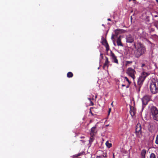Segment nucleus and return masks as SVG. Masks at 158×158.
Wrapping results in <instances>:
<instances>
[{
  "mask_svg": "<svg viewBox=\"0 0 158 158\" xmlns=\"http://www.w3.org/2000/svg\"><path fill=\"white\" fill-rule=\"evenodd\" d=\"M146 51V48L145 46L141 42H139L137 44L136 50L134 51V56L136 58H139L145 53Z\"/></svg>",
  "mask_w": 158,
  "mask_h": 158,
  "instance_id": "nucleus-1",
  "label": "nucleus"
},
{
  "mask_svg": "<svg viewBox=\"0 0 158 158\" xmlns=\"http://www.w3.org/2000/svg\"><path fill=\"white\" fill-rule=\"evenodd\" d=\"M150 89L151 93L153 94L158 93V80L157 79L152 78L150 85Z\"/></svg>",
  "mask_w": 158,
  "mask_h": 158,
  "instance_id": "nucleus-2",
  "label": "nucleus"
},
{
  "mask_svg": "<svg viewBox=\"0 0 158 158\" xmlns=\"http://www.w3.org/2000/svg\"><path fill=\"white\" fill-rule=\"evenodd\" d=\"M150 111L152 118L158 121V109L156 106H152L151 107Z\"/></svg>",
  "mask_w": 158,
  "mask_h": 158,
  "instance_id": "nucleus-3",
  "label": "nucleus"
},
{
  "mask_svg": "<svg viewBox=\"0 0 158 158\" xmlns=\"http://www.w3.org/2000/svg\"><path fill=\"white\" fill-rule=\"evenodd\" d=\"M126 73L130 77H131L133 80H134L135 78V74L136 73V72L135 70L133 69L132 68L130 67L128 68Z\"/></svg>",
  "mask_w": 158,
  "mask_h": 158,
  "instance_id": "nucleus-4",
  "label": "nucleus"
},
{
  "mask_svg": "<svg viewBox=\"0 0 158 158\" xmlns=\"http://www.w3.org/2000/svg\"><path fill=\"white\" fill-rule=\"evenodd\" d=\"M157 123L155 121L150 123L148 126V129L149 131L152 133L153 132L155 131L156 128V125Z\"/></svg>",
  "mask_w": 158,
  "mask_h": 158,
  "instance_id": "nucleus-5",
  "label": "nucleus"
},
{
  "mask_svg": "<svg viewBox=\"0 0 158 158\" xmlns=\"http://www.w3.org/2000/svg\"><path fill=\"white\" fill-rule=\"evenodd\" d=\"M151 96L150 95H146L144 96L142 98V102L143 105L146 106L148 102L150 101Z\"/></svg>",
  "mask_w": 158,
  "mask_h": 158,
  "instance_id": "nucleus-6",
  "label": "nucleus"
},
{
  "mask_svg": "<svg viewBox=\"0 0 158 158\" xmlns=\"http://www.w3.org/2000/svg\"><path fill=\"white\" fill-rule=\"evenodd\" d=\"M110 56L112 62L115 63L117 64H118V62L117 59V56L111 51H110Z\"/></svg>",
  "mask_w": 158,
  "mask_h": 158,
  "instance_id": "nucleus-7",
  "label": "nucleus"
},
{
  "mask_svg": "<svg viewBox=\"0 0 158 158\" xmlns=\"http://www.w3.org/2000/svg\"><path fill=\"white\" fill-rule=\"evenodd\" d=\"M139 31L138 33L139 36L141 38L145 39L146 38L147 35L146 33L144 32L142 29L139 30Z\"/></svg>",
  "mask_w": 158,
  "mask_h": 158,
  "instance_id": "nucleus-8",
  "label": "nucleus"
},
{
  "mask_svg": "<svg viewBox=\"0 0 158 158\" xmlns=\"http://www.w3.org/2000/svg\"><path fill=\"white\" fill-rule=\"evenodd\" d=\"M126 39L127 43H132L134 40L133 37L130 35L126 36Z\"/></svg>",
  "mask_w": 158,
  "mask_h": 158,
  "instance_id": "nucleus-9",
  "label": "nucleus"
},
{
  "mask_svg": "<svg viewBox=\"0 0 158 158\" xmlns=\"http://www.w3.org/2000/svg\"><path fill=\"white\" fill-rule=\"evenodd\" d=\"M105 58L106 60L103 66V69H105L106 67L107 69H108L109 64L110 63V61L108 60V58L106 56H105Z\"/></svg>",
  "mask_w": 158,
  "mask_h": 158,
  "instance_id": "nucleus-10",
  "label": "nucleus"
},
{
  "mask_svg": "<svg viewBox=\"0 0 158 158\" xmlns=\"http://www.w3.org/2000/svg\"><path fill=\"white\" fill-rule=\"evenodd\" d=\"M149 75L150 73L148 72L146 73L144 72H143L141 73V75L139 77V78H141V79L142 78L143 80H144L146 77Z\"/></svg>",
  "mask_w": 158,
  "mask_h": 158,
  "instance_id": "nucleus-11",
  "label": "nucleus"
},
{
  "mask_svg": "<svg viewBox=\"0 0 158 158\" xmlns=\"http://www.w3.org/2000/svg\"><path fill=\"white\" fill-rule=\"evenodd\" d=\"M130 113L132 117H133L136 113L135 108L132 106H130Z\"/></svg>",
  "mask_w": 158,
  "mask_h": 158,
  "instance_id": "nucleus-12",
  "label": "nucleus"
},
{
  "mask_svg": "<svg viewBox=\"0 0 158 158\" xmlns=\"http://www.w3.org/2000/svg\"><path fill=\"white\" fill-rule=\"evenodd\" d=\"M116 43L118 46L123 47V45L121 42L120 36H119L117 39Z\"/></svg>",
  "mask_w": 158,
  "mask_h": 158,
  "instance_id": "nucleus-13",
  "label": "nucleus"
},
{
  "mask_svg": "<svg viewBox=\"0 0 158 158\" xmlns=\"http://www.w3.org/2000/svg\"><path fill=\"white\" fill-rule=\"evenodd\" d=\"M96 126L92 127L91 129L90 134L91 135H94V134L96 133L97 131L96 129Z\"/></svg>",
  "mask_w": 158,
  "mask_h": 158,
  "instance_id": "nucleus-14",
  "label": "nucleus"
},
{
  "mask_svg": "<svg viewBox=\"0 0 158 158\" xmlns=\"http://www.w3.org/2000/svg\"><path fill=\"white\" fill-rule=\"evenodd\" d=\"M141 125L139 123H138L136 126L135 132L141 131Z\"/></svg>",
  "mask_w": 158,
  "mask_h": 158,
  "instance_id": "nucleus-15",
  "label": "nucleus"
},
{
  "mask_svg": "<svg viewBox=\"0 0 158 158\" xmlns=\"http://www.w3.org/2000/svg\"><path fill=\"white\" fill-rule=\"evenodd\" d=\"M146 150L145 149H143L141 152V158H145V155L146 153Z\"/></svg>",
  "mask_w": 158,
  "mask_h": 158,
  "instance_id": "nucleus-16",
  "label": "nucleus"
},
{
  "mask_svg": "<svg viewBox=\"0 0 158 158\" xmlns=\"http://www.w3.org/2000/svg\"><path fill=\"white\" fill-rule=\"evenodd\" d=\"M144 80H143L142 78H139L138 81H137V84L138 85L142 86L143 84V82L144 81Z\"/></svg>",
  "mask_w": 158,
  "mask_h": 158,
  "instance_id": "nucleus-17",
  "label": "nucleus"
},
{
  "mask_svg": "<svg viewBox=\"0 0 158 158\" xmlns=\"http://www.w3.org/2000/svg\"><path fill=\"white\" fill-rule=\"evenodd\" d=\"M135 134L137 137L141 138L142 137V131L135 132Z\"/></svg>",
  "mask_w": 158,
  "mask_h": 158,
  "instance_id": "nucleus-18",
  "label": "nucleus"
},
{
  "mask_svg": "<svg viewBox=\"0 0 158 158\" xmlns=\"http://www.w3.org/2000/svg\"><path fill=\"white\" fill-rule=\"evenodd\" d=\"M102 43L105 46H106L107 45H109L107 40L106 39H103Z\"/></svg>",
  "mask_w": 158,
  "mask_h": 158,
  "instance_id": "nucleus-19",
  "label": "nucleus"
},
{
  "mask_svg": "<svg viewBox=\"0 0 158 158\" xmlns=\"http://www.w3.org/2000/svg\"><path fill=\"white\" fill-rule=\"evenodd\" d=\"M133 63L132 61H126L125 62V65L127 66L131 65Z\"/></svg>",
  "mask_w": 158,
  "mask_h": 158,
  "instance_id": "nucleus-20",
  "label": "nucleus"
},
{
  "mask_svg": "<svg viewBox=\"0 0 158 158\" xmlns=\"http://www.w3.org/2000/svg\"><path fill=\"white\" fill-rule=\"evenodd\" d=\"M73 76V74L71 72H69L67 74V77L69 78L72 77Z\"/></svg>",
  "mask_w": 158,
  "mask_h": 158,
  "instance_id": "nucleus-21",
  "label": "nucleus"
},
{
  "mask_svg": "<svg viewBox=\"0 0 158 158\" xmlns=\"http://www.w3.org/2000/svg\"><path fill=\"white\" fill-rule=\"evenodd\" d=\"M106 145L107 147L109 148H110L112 146V144L111 143H109L108 141L106 142Z\"/></svg>",
  "mask_w": 158,
  "mask_h": 158,
  "instance_id": "nucleus-22",
  "label": "nucleus"
},
{
  "mask_svg": "<svg viewBox=\"0 0 158 158\" xmlns=\"http://www.w3.org/2000/svg\"><path fill=\"white\" fill-rule=\"evenodd\" d=\"M150 158H156L155 155L153 153H152L150 155Z\"/></svg>",
  "mask_w": 158,
  "mask_h": 158,
  "instance_id": "nucleus-23",
  "label": "nucleus"
},
{
  "mask_svg": "<svg viewBox=\"0 0 158 158\" xmlns=\"http://www.w3.org/2000/svg\"><path fill=\"white\" fill-rule=\"evenodd\" d=\"M134 85L135 87L136 88V89L138 90L139 92L140 90V89L141 86L138 85V88L136 87V85L135 83H134Z\"/></svg>",
  "mask_w": 158,
  "mask_h": 158,
  "instance_id": "nucleus-24",
  "label": "nucleus"
},
{
  "mask_svg": "<svg viewBox=\"0 0 158 158\" xmlns=\"http://www.w3.org/2000/svg\"><path fill=\"white\" fill-rule=\"evenodd\" d=\"M124 78L126 80V81L128 82V84H129V85H130L131 83V82L129 81L127 77H125Z\"/></svg>",
  "mask_w": 158,
  "mask_h": 158,
  "instance_id": "nucleus-25",
  "label": "nucleus"
},
{
  "mask_svg": "<svg viewBox=\"0 0 158 158\" xmlns=\"http://www.w3.org/2000/svg\"><path fill=\"white\" fill-rule=\"evenodd\" d=\"M93 136L94 135H91L90 137V139L89 140V143H91L94 140Z\"/></svg>",
  "mask_w": 158,
  "mask_h": 158,
  "instance_id": "nucleus-26",
  "label": "nucleus"
},
{
  "mask_svg": "<svg viewBox=\"0 0 158 158\" xmlns=\"http://www.w3.org/2000/svg\"><path fill=\"white\" fill-rule=\"evenodd\" d=\"M122 30V29H117L115 31V33L117 34V35L118 33V32H120Z\"/></svg>",
  "mask_w": 158,
  "mask_h": 158,
  "instance_id": "nucleus-27",
  "label": "nucleus"
},
{
  "mask_svg": "<svg viewBox=\"0 0 158 158\" xmlns=\"http://www.w3.org/2000/svg\"><path fill=\"white\" fill-rule=\"evenodd\" d=\"M101 156H102V157L106 158V157L107 156V154L106 152H103V153L102 155H101Z\"/></svg>",
  "mask_w": 158,
  "mask_h": 158,
  "instance_id": "nucleus-28",
  "label": "nucleus"
},
{
  "mask_svg": "<svg viewBox=\"0 0 158 158\" xmlns=\"http://www.w3.org/2000/svg\"><path fill=\"white\" fill-rule=\"evenodd\" d=\"M155 143L156 144L158 145V135H157V136L156 137V140H155Z\"/></svg>",
  "mask_w": 158,
  "mask_h": 158,
  "instance_id": "nucleus-29",
  "label": "nucleus"
},
{
  "mask_svg": "<svg viewBox=\"0 0 158 158\" xmlns=\"http://www.w3.org/2000/svg\"><path fill=\"white\" fill-rule=\"evenodd\" d=\"M106 48V50L107 52H108L109 50V45H107L106 46H105Z\"/></svg>",
  "mask_w": 158,
  "mask_h": 158,
  "instance_id": "nucleus-30",
  "label": "nucleus"
},
{
  "mask_svg": "<svg viewBox=\"0 0 158 158\" xmlns=\"http://www.w3.org/2000/svg\"><path fill=\"white\" fill-rule=\"evenodd\" d=\"M93 107H91L90 108V110H89V113H91L92 115V116H94V114L93 113H92V111H91V109H93Z\"/></svg>",
  "mask_w": 158,
  "mask_h": 158,
  "instance_id": "nucleus-31",
  "label": "nucleus"
},
{
  "mask_svg": "<svg viewBox=\"0 0 158 158\" xmlns=\"http://www.w3.org/2000/svg\"><path fill=\"white\" fill-rule=\"evenodd\" d=\"M111 108H109V110H108V115H109L111 112Z\"/></svg>",
  "mask_w": 158,
  "mask_h": 158,
  "instance_id": "nucleus-32",
  "label": "nucleus"
},
{
  "mask_svg": "<svg viewBox=\"0 0 158 158\" xmlns=\"http://www.w3.org/2000/svg\"><path fill=\"white\" fill-rule=\"evenodd\" d=\"M145 64H144V63H142V64H141V67L142 68H143V67L145 66Z\"/></svg>",
  "mask_w": 158,
  "mask_h": 158,
  "instance_id": "nucleus-33",
  "label": "nucleus"
},
{
  "mask_svg": "<svg viewBox=\"0 0 158 158\" xmlns=\"http://www.w3.org/2000/svg\"><path fill=\"white\" fill-rule=\"evenodd\" d=\"M134 46L135 47V50H136V48H137V45H136L135 44H134Z\"/></svg>",
  "mask_w": 158,
  "mask_h": 158,
  "instance_id": "nucleus-34",
  "label": "nucleus"
},
{
  "mask_svg": "<svg viewBox=\"0 0 158 158\" xmlns=\"http://www.w3.org/2000/svg\"><path fill=\"white\" fill-rule=\"evenodd\" d=\"M100 56L101 57V58H102V59H103V54H102V53H101Z\"/></svg>",
  "mask_w": 158,
  "mask_h": 158,
  "instance_id": "nucleus-35",
  "label": "nucleus"
},
{
  "mask_svg": "<svg viewBox=\"0 0 158 158\" xmlns=\"http://www.w3.org/2000/svg\"><path fill=\"white\" fill-rule=\"evenodd\" d=\"M90 104H91V105L92 106H94V104L93 102L91 101H90Z\"/></svg>",
  "mask_w": 158,
  "mask_h": 158,
  "instance_id": "nucleus-36",
  "label": "nucleus"
},
{
  "mask_svg": "<svg viewBox=\"0 0 158 158\" xmlns=\"http://www.w3.org/2000/svg\"><path fill=\"white\" fill-rule=\"evenodd\" d=\"M77 154H76L73 156V158H75V157H78V156H77Z\"/></svg>",
  "mask_w": 158,
  "mask_h": 158,
  "instance_id": "nucleus-37",
  "label": "nucleus"
},
{
  "mask_svg": "<svg viewBox=\"0 0 158 158\" xmlns=\"http://www.w3.org/2000/svg\"><path fill=\"white\" fill-rule=\"evenodd\" d=\"M113 158H115L114 153L113 154Z\"/></svg>",
  "mask_w": 158,
  "mask_h": 158,
  "instance_id": "nucleus-38",
  "label": "nucleus"
},
{
  "mask_svg": "<svg viewBox=\"0 0 158 158\" xmlns=\"http://www.w3.org/2000/svg\"><path fill=\"white\" fill-rule=\"evenodd\" d=\"M80 155H81V154L79 153H78V154H77V156H80Z\"/></svg>",
  "mask_w": 158,
  "mask_h": 158,
  "instance_id": "nucleus-39",
  "label": "nucleus"
},
{
  "mask_svg": "<svg viewBox=\"0 0 158 158\" xmlns=\"http://www.w3.org/2000/svg\"><path fill=\"white\" fill-rule=\"evenodd\" d=\"M114 35H112V37H111V39H114Z\"/></svg>",
  "mask_w": 158,
  "mask_h": 158,
  "instance_id": "nucleus-40",
  "label": "nucleus"
},
{
  "mask_svg": "<svg viewBox=\"0 0 158 158\" xmlns=\"http://www.w3.org/2000/svg\"><path fill=\"white\" fill-rule=\"evenodd\" d=\"M107 20H108L109 21H111V19L109 18V19H108Z\"/></svg>",
  "mask_w": 158,
  "mask_h": 158,
  "instance_id": "nucleus-41",
  "label": "nucleus"
},
{
  "mask_svg": "<svg viewBox=\"0 0 158 158\" xmlns=\"http://www.w3.org/2000/svg\"><path fill=\"white\" fill-rule=\"evenodd\" d=\"M80 138L81 139H83V138H85V137H84V136H81V137H80Z\"/></svg>",
  "mask_w": 158,
  "mask_h": 158,
  "instance_id": "nucleus-42",
  "label": "nucleus"
},
{
  "mask_svg": "<svg viewBox=\"0 0 158 158\" xmlns=\"http://www.w3.org/2000/svg\"><path fill=\"white\" fill-rule=\"evenodd\" d=\"M111 106H113V102H112V103H111Z\"/></svg>",
  "mask_w": 158,
  "mask_h": 158,
  "instance_id": "nucleus-43",
  "label": "nucleus"
},
{
  "mask_svg": "<svg viewBox=\"0 0 158 158\" xmlns=\"http://www.w3.org/2000/svg\"><path fill=\"white\" fill-rule=\"evenodd\" d=\"M129 85H129V84H128V85L126 87H127V88H128V87H129Z\"/></svg>",
  "mask_w": 158,
  "mask_h": 158,
  "instance_id": "nucleus-44",
  "label": "nucleus"
},
{
  "mask_svg": "<svg viewBox=\"0 0 158 158\" xmlns=\"http://www.w3.org/2000/svg\"><path fill=\"white\" fill-rule=\"evenodd\" d=\"M132 16H131V21H132Z\"/></svg>",
  "mask_w": 158,
  "mask_h": 158,
  "instance_id": "nucleus-45",
  "label": "nucleus"
},
{
  "mask_svg": "<svg viewBox=\"0 0 158 158\" xmlns=\"http://www.w3.org/2000/svg\"><path fill=\"white\" fill-rule=\"evenodd\" d=\"M125 86V85H123H123H122V86H123H123Z\"/></svg>",
  "mask_w": 158,
  "mask_h": 158,
  "instance_id": "nucleus-46",
  "label": "nucleus"
},
{
  "mask_svg": "<svg viewBox=\"0 0 158 158\" xmlns=\"http://www.w3.org/2000/svg\"><path fill=\"white\" fill-rule=\"evenodd\" d=\"M88 99H89L90 101H91V98H88Z\"/></svg>",
  "mask_w": 158,
  "mask_h": 158,
  "instance_id": "nucleus-47",
  "label": "nucleus"
},
{
  "mask_svg": "<svg viewBox=\"0 0 158 158\" xmlns=\"http://www.w3.org/2000/svg\"><path fill=\"white\" fill-rule=\"evenodd\" d=\"M114 45H115V46L116 45L115 43L114 42Z\"/></svg>",
  "mask_w": 158,
  "mask_h": 158,
  "instance_id": "nucleus-48",
  "label": "nucleus"
},
{
  "mask_svg": "<svg viewBox=\"0 0 158 158\" xmlns=\"http://www.w3.org/2000/svg\"><path fill=\"white\" fill-rule=\"evenodd\" d=\"M156 1L158 3V0H156Z\"/></svg>",
  "mask_w": 158,
  "mask_h": 158,
  "instance_id": "nucleus-49",
  "label": "nucleus"
},
{
  "mask_svg": "<svg viewBox=\"0 0 158 158\" xmlns=\"http://www.w3.org/2000/svg\"><path fill=\"white\" fill-rule=\"evenodd\" d=\"M95 98H97V96H95Z\"/></svg>",
  "mask_w": 158,
  "mask_h": 158,
  "instance_id": "nucleus-50",
  "label": "nucleus"
},
{
  "mask_svg": "<svg viewBox=\"0 0 158 158\" xmlns=\"http://www.w3.org/2000/svg\"><path fill=\"white\" fill-rule=\"evenodd\" d=\"M155 17H157V16L156 15V16H155Z\"/></svg>",
  "mask_w": 158,
  "mask_h": 158,
  "instance_id": "nucleus-51",
  "label": "nucleus"
},
{
  "mask_svg": "<svg viewBox=\"0 0 158 158\" xmlns=\"http://www.w3.org/2000/svg\"><path fill=\"white\" fill-rule=\"evenodd\" d=\"M99 69V67L98 68V69Z\"/></svg>",
  "mask_w": 158,
  "mask_h": 158,
  "instance_id": "nucleus-52",
  "label": "nucleus"
},
{
  "mask_svg": "<svg viewBox=\"0 0 158 158\" xmlns=\"http://www.w3.org/2000/svg\"><path fill=\"white\" fill-rule=\"evenodd\" d=\"M80 158V157H79V158Z\"/></svg>",
  "mask_w": 158,
  "mask_h": 158,
  "instance_id": "nucleus-53",
  "label": "nucleus"
}]
</instances>
